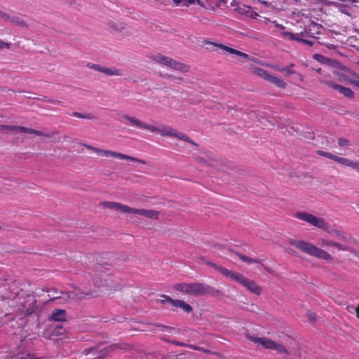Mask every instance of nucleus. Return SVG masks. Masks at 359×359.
Instances as JSON below:
<instances>
[{"label":"nucleus","mask_w":359,"mask_h":359,"mask_svg":"<svg viewBox=\"0 0 359 359\" xmlns=\"http://www.w3.org/2000/svg\"><path fill=\"white\" fill-rule=\"evenodd\" d=\"M122 118L128 121L133 126H135L141 129H147L151 132H156L162 136H169V137H176L179 140L191 143L194 145H197L185 133L179 132L177 130H175L170 126H162L161 128H157L154 126L144 123V122L141 121L140 120H139L135 117L128 116V115H124L122 116Z\"/></svg>","instance_id":"obj_1"},{"label":"nucleus","mask_w":359,"mask_h":359,"mask_svg":"<svg viewBox=\"0 0 359 359\" xmlns=\"http://www.w3.org/2000/svg\"><path fill=\"white\" fill-rule=\"evenodd\" d=\"M173 289L184 294L193 297L204 296L206 294L215 295L219 292V290L214 289L211 286L200 282L176 283L173 285Z\"/></svg>","instance_id":"obj_2"},{"label":"nucleus","mask_w":359,"mask_h":359,"mask_svg":"<svg viewBox=\"0 0 359 359\" xmlns=\"http://www.w3.org/2000/svg\"><path fill=\"white\" fill-rule=\"evenodd\" d=\"M290 243L291 245L294 246L302 252L310 256L326 261L332 260V256L330 253L315 246L312 243L302 240H292Z\"/></svg>","instance_id":"obj_3"},{"label":"nucleus","mask_w":359,"mask_h":359,"mask_svg":"<svg viewBox=\"0 0 359 359\" xmlns=\"http://www.w3.org/2000/svg\"><path fill=\"white\" fill-rule=\"evenodd\" d=\"M246 338L258 344L262 345L264 348L269 350H274L278 354L288 355L289 352L287 349L280 343L274 341L267 337H256L250 335V334H245Z\"/></svg>","instance_id":"obj_4"},{"label":"nucleus","mask_w":359,"mask_h":359,"mask_svg":"<svg viewBox=\"0 0 359 359\" xmlns=\"http://www.w3.org/2000/svg\"><path fill=\"white\" fill-rule=\"evenodd\" d=\"M229 278L238 283L253 294L259 295L262 293V287L255 280L248 278L240 273L232 271Z\"/></svg>","instance_id":"obj_5"},{"label":"nucleus","mask_w":359,"mask_h":359,"mask_svg":"<svg viewBox=\"0 0 359 359\" xmlns=\"http://www.w3.org/2000/svg\"><path fill=\"white\" fill-rule=\"evenodd\" d=\"M83 146L87 149H88V150H90L91 151H93V152L96 153L97 154L101 155L102 156H105V157H114V158H119V159H121V160H130V161H135V162H138V163H142V164H146V162L144 160L139 159L137 158H135V157H133V156H128V155H126V154H121V153H119V152L109 151V150L101 149L89 145V144H83Z\"/></svg>","instance_id":"obj_6"},{"label":"nucleus","mask_w":359,"mask_h":359,"mask_svg":"<svg viewBox=\"0 0 359 359\" xmlns=\"http://www.w3.org/2000/svg\"><path fill=\"white\" fill-rule=\"evenodd\" d=\"M296 219L306 222L309 224L321 229L325 231H328V224L323 217H318L311 213L299 211L294 214Z\"/></svg>","instance_id":"obj_7"},{"label":"nucleus","mask_w":359,"mask_h":359,"mask_svg":"<svg viewBox=\"0 0 359 359\" xmlns=\"http://www.w3.org/2000/svg\"><path fill=\"white\" fill-rule=\"evenodd\" d=\"M320 82L324 83L327 86L330 87V88H333L334 90H337L338 92H339L340 93L344 95L347 98L351 99V98L354 97V93L349 88L342 86L335 83L331 81L323 80V81H321Z\"/></svg>","instance_id":"obj_8"},{"label":"nucleus","mask_w":359,"mask_h":359,"mask_svg":"<svg viewBox=\"0 0 359 359\" xmlns=\"http://www.w3.org/2000/svg\"><path fill=\"white\" fill-rule=\"evenodd\" d=\"M204 43L209 44V45H210V46H212L213 47L219 48H221L222 50H226V52H228V53H229L231 54L236 55L240 56V57H243L244 59L249 60H254V58H251L248 54L243 53V52H241L240 50H238L236 49L230 48V47L226 46L225 45H223V44H221V43H215V42L208 41H205Z\"/></svg>","instance_id":"obj_9"},{"label":"nucleus","mask_w":359,"mask_h":359,"mask_svg":"<svg viewBox=\"0 0 359 359\" xmlns=\"http://www.w3.org/2000/svg\"><path fill=\"white\" fill-rule=\"evenodd\" d=\"M161 297L166 299L168 303L174 307L181 308L187 313H189L193 311L192 307L183 300L173 299L166 294H161Z\"/></svg>","instance_id":"obj_10"},{"label":"nucleus","mask_w":359,"mask_h":359,"mask_svg":"<svg viewBox=\"0 0 359 359\" xmlns=\"http://www.w3.org/2000/svg\"><path fill=\"white\" fill-rule=\"evenodd\" d=\"M101 205L106 208L114 209L123 213L130 214V211L131 210L130 207L118 202L104 201L101 203Z\"/></svg>","instance_id":"obj_11"},{"label":"nucleus","mask_w":359,"mask_h":359,"mask_svg":"<svg viewBox=\"0 0 359 359\" xmlns=\"http://www.w3.org/2000/svg\"><path fill=\"white\" fill-rule=\"evenodd\" d=\"M130 214L143 215L154 219H157L159 216V212L154 210L137 209L133 208H131Z\"/></svg>","instance_id":"obj_12"},{"label":"nucleus","mask_w":359,"mask_h":359,"mask_svg":"<svg viewBox=\"0 0 359 359\" xmlns=\"http://www.w3.org/2000/svg\"><path fill=\"white\" fill-rule=\"evenodd\" d=\"M335 162L350 167L359 172V162L350 160L347 158L337 156Z\"/></svg>","instance_id":"obj_13"},{"label":"nucleus","mask_w":359,"mask_h":359,"mask_svg":"<svg viewBox=\"0 0 359 359\" xmlns=\"http://www.w3.org/2000/svg\"><path fill=\"white\" fill-rule=\"evenodd\" d=\"M168 67H170L171 69H173L175 70H177V71H179V72H181L183 73H186V72H189V68H190L189 65H187L184 63H182L179 61L175 60L172 58H171V60H170V62Z\"/></svg>","instance_id":"obj_14"},{"label":"nucleus","mask_w":359,"mask_h":359,"mask_svg":"<svg viewBox=\"0 0 359 359\" xmlns=\"http://www.w3.org/2000/svg\"><path fill=\"white\" fill-rule=\"evenodd\" d=\"M18 132L19 133H28V134H33V135H36L37 136L50 137V135L46 134V133H43L41 131H39V130H35V129H32V128H26V127H24V126H19Z\"/></svg>","instance_id":"obj_15"},{"label":"nucleus","mask_w":359,"mask_h":359,"mask_svg":"<svg viewBox=\"0 0 359 359\" xmlns=\"http://www.w3.org/2000/svg\"><path fill=\"white\" fill-rule=\"evenodd\" d=\"M205 263L208 265L213 267L215 269H216L217 271H219L220 273H222L223 276L226 277H229L231 272L232 271L226 268L223 267L222 266L215 264L210 261H206Z\"/></svg>","instance_id":"obj_16"},{"label":"nucleus","mask_w":359,"mask_h":359,"mask_svg":"<svg viewBox=\"0 0 359 359\" xmlns=\"http://www.w3.org/2000/svg\"><path fill=\"white\" fill-rule=\"evenodd\" d=\"M50 319L55 321L66 320V313L65 310L55 309L53 311Z\"/></svg>","instance_id":"obj_17"},{"label":"nucleus","mask_w":359,"mask_h":359,"mask_svg":"<svg viewBox=\"0 0 359 359\" xmlns=\"http://www.w3.org/2000/svg\"><path fill=\"white\" fill-rule=\"evenodd\" d=\"M251 71L256 74L257 76L264 79V80L269 81V76H271V74H269L266 70L264 69L259 68V67H252Z\"/></svg>","instance_id":"obj_18"},{"label":"nucleus","mask_w":359,"mask_h":359,"mask_svg":"<svg viewBox=\"0 0 359 359\" xmlns=\"http://www.w3.org/2000/svg\"><path fill=\"white\" fill-rule=\"evenodd\" d=\"M9 21L21 27L27 26L26 22L19 15H11Z\"/></svg>","instance_id":"obj_19"},{"label":"nucleus","mask_w":359,"mask_h":359,"mask_svg":"<svg viewBox=\"0 0 359 359\" xmlns=\"http://www.w3.org/2000/svg\"><path fill=\"white\" fill-rule=\"evenodd\" d=\"M269 81L270 83H273L274 85L280 88H285L287 86V83L283 79L278 78L275 76L271 75V76H269Z\"/></svg>","instance_id":"obj_20"},{"label":"nucleus","mask_w":359,"mask_h":359,"mask_svg":"<svg viewBox=\"0 0 359 359\" xmlns=\"http://www.w3.org/2000/svg\"><path fill=\"white\" fill-rule=\"evenodd\" d=\"M153 60H154V61H155L156 62H157L158 64L163 65L165 66L168 67L169 64L170 62L171 58L164 56L163 55H158L155 56L153 58Z\"/></svg>","instance_id":"obj_21"},{"label":"nucleus","mask_w":359,"mask_h":359,"mask_svg":"<svg viewBox=\"0 0 359 359\" xmlns=\"http://www.w3.org/2000/svg\"><path fill=\"white\" fill-rule=\"evenodd\" d=\"M236 255L241 261L247 262L248 264H261V260L259 259L250 258L249 257L243 255L240 252H236Z\"/></svg>","instance_id":"obj_22"},{"label":"nucleus","mask_w":359,"mask_h":359,"mask_svg":"<svg viewBox=\"0 0 359 359\" xmlns=\"http://www.w3.org/2000/svg\"><path fill=\"white\" fill-rule=\"evenodd\" d=\"M102 72L109 76H121V71L116 68L102 67Z\"/></svg>","instance_id":"obj_23"},{"label":"nucleus","mask_w":359,"mask_h":359,"mask_svg":"<svg viewBox=\"0 0 359 359\" xmlns=\"http://www.w3.org/2000/svg\"><path fill=\"white\" fill-rule=\"evenodd\" d=\"M280 36L285 39L297 41H300V38H299L296 34L290 32H282Z\"/></svg>","instance_id":"obj_24"},{"label":"nucleus","mask_w":359,"mask_h":359,"mask_svg":"<svg viewBox=\"0 0 359 359\" xmlns=\"http://www.w3.org/2000/svg\"><path fill=\"white\" fill-rule=\"evenodd\" d=\"M72 115L74 117L79 118H83V119H93L95 118V116L91 113L88 114H82L77 111H74Z\"/></svg>","instance_id":"obj_25"},{"label":"nucleus","mask_w":359,"mask_h":359,"mask_svg":"<svg viewBox=\"0 0 359 359\" xmlns=\"http://www.w3.org/2000/svg\"><path fill=\"white\" fill-rule=\"evenodd\" d=\"M109 27H110L111 29L120 31L125 27V25L123 22H109L108 23Z\"/></svg>","instance_id":"obj_26"},{"label":"nucleus","mask_w":359,"mask_h":359,"mask_svg":"<svg viewBox=\"0 0 359 359\" xmlns=\"http://www.w3.org/2000/svg\"><path fill=\"white\" fill-rule=\"evenodd\" d=\"M317 154L321 156H324L325 158H327L329 159H331V160H333L334 161H335V159L337 158V155H334L330 152H327V151H322V150H318L317 151Z\"/></svg>","instance_id":"obj_27"},{"label":"nucleus","mask_w":359,"mask_h":359,"mask_svg":"<svg viewBox=\"0 0 359 359\" xmlns=\"http://www.w3.org/2000/svg\"><path fill=\"white\" fill-rule=\"evenodd\" d=\"M18 128H19V126H9V125L0 124V131L7 130V131L18 132Z\"/></svg>","instance_id":"obj_28"},{"label":"nucleus","mask_w":359,"mask_h":359,"mask_svg":"<svg viewBox=\"0 0 359 359\" xmlns=\"http://www.w3.org/2000/svg\"><path fill=\"white\" fill-rule=\"evenodd\" d=\"M175 3L178 6L180 4L184 6H189V4H192L196 3V1H199V0H174Z\"/></svg>","instance_id":"obj_29"},{"label":"nucleus","mask_w":359,"mask_h":359,"mask_svg":"<svg viewBox=\"0 0 359 359\" xmlns=\"http://www.w3.org/2000/svg\"><path fill=\"white\" fill-rule=\"evenodd\" d=\"M334 242L332 240L326 239V238H321L320 239V244L322 246H326V247H334Z\"/></svg>","instance_id":"obj_30"},{"label":"nucleus","mask_w":359,"mask_h":359,"mask_svg":"<svg viewBox=\"0 0 359 359\" xmlns=\"http://www.w3.org/2000/svg\"><path fill=\"white\" fill-rule=\"evenodd\" d=\"M333 232H334V233L336 236H338V237H339L341 241H345V242H346V241H347L348 240V236H347L345 233H344L343 232H341V231H339V230H337V229L334 230V231H333Z\"/></svg>","instance_id":"obj_31"},{"label":"nucleus","mask_w":359,"mask_h":359,"mask_svg":"<svg viewBox=\"0 0 359 359\" xmlns=\"http://www.w3.org/2000/svg\"><path fill=\"white\" fill-rule=\"evenodd\" d=\"M334 248H336L338 250H341V251H349L350 250V248L348 246L341 245L337 242H334Z\"/></svg>","instance_id":"obj_32"},{"label":"nucleus","mask_w":359,"mask_h":359,"mask_svg":"<svg viewBox=\"0 0 359 359\" xmlns=\"http://www.w3.org/2000/svg\"><path fill=\"white\" fill-rule=\"evenodd\" d=\"M308 320L313 323L316 320V313L312 311H309L306 314Z\"/></svg>","instance_id":"obj_33"},{"label":"nucleus","mask_w":359,"mask_h":359,"mask_svg":"<svg viewBox=\"0 0 359 359\" xmlns=\"http://www.w3.org/2000/svg\"><path fill=\"white\" fill-rule=\"evenodd\" d=\"M87 66L91 69H93L95 70L102 72V67L100 66L99 65L88 63Z\"/></svg>","instance_id":"obj_34"},{"label":"nucleus","mask_w":359,"mask_h":359,"mask_svg":"<svg viewBox=\"0 0 359 359\" xmlns=\"http://www.w3.org/2000/svg\"><path fill=\"white\" fill-rule=\"evenodd\" d=\"M338 144L341 147L347 146L349 144V141L346 139L339 138L338 139Z\"/></svg>","instance_id":"obj_35"},{"label":"nucleus","mask_w":359,"mask_h":359,"mask_svg":"<svg viewBox=\"0 0 359 359\" xmlns=\"http://www.w3.org/2000/svg\"><path fill=\"white\" fill-rule=\"evenodd\" d=\"M11 15L8 13H6L1 11H0V18L4 20V21L7 22L9 21Z\"/></svg>","instance_id":"obj_36"},{"label":"nucleus","mask_w":359,"mask_h":359,"mask_svg":"<svg viewBox=\"0 0 359 359\" xmlns=\"http://www.w3.org/2000/svg\"><path fill=\"white\" fill-rule=\"evenodd\" d=\"M294 67V65L291 64L289 67H286V70H285L284 73H286L287 75H290L294 73V72L292 70V67Z\"/></svg>","instance_id":"obj_37"},{"label":"nucleus","mask_w":359,"mask_h":359,"mask_svg":"<svg viewBox=\"0 0 359 359\" xmlns=\"http://www.w3.org/2000/svg\"><path fill=\"white\" fill-rule=\"evenodd\" d=\"M11 45V43L4 42L3 41L0 40V50L3 48L8 49L10 48Z\"/></svg>","instance_id":"obj_38"},{"label":"nucleus","mask_w":359,"mask_h":359,"mask_svg":"<svg viewBox=\"0 0 359 359\" xmlns=\"http://www.w3.org/2000/svg\"><path fill=\"white\" fill-rule=\"evenodd\" d=\"M16 359H35L34 355L32 354H26L25 355H21Z\"/></svg>","instance_id":"obj_39"},{"label":"nucleus","mask_w":359,"mask_h":359,"mask_svg":"<svg viewBox=\"0 0 359 359\" xmlns=\"http://www.w3.org/2000/svg\"><path fill=\"white\" fill-rule=\"evenodd\" d=\"M165 76L167 78H169L171 80H176L177 81H182L183 80V79L182 77H176V76H172V75H170V74H166Z\"/></svg>","instance_id":"obj_40"},{"label":"nucleus","mask_w":359,"mask_h":359,"mask_svg":"<svg viewBox=\"0 0 359 359\" xmlns=\"http://www.w3.org/2000/svg\"><path fill=\"white\" fill-rule=\"evenodd\" d=\"M271 23H273L275 27H276L277 28L281 29V30H284L285 29V27L281 25V24H279L277 21L274 20V21H271Z\"/></svg>","instance_id":"obj_41"},{"label":"nucleus","mask_w":359,"mask_h":359,"mask_svg":"<svg viewBox=\"0 0 359 359\" xmlns=\"http://www.w3.org/2000/svg\"><path fill=\"white\" fill-rule=\"evenodd\" d=\"M172 344L179 346H181V347H187V344H185V343L181 342V341H172Z\"/></svg>","instance_id":"obj_42"},{"label":"nucleus","mask_w":359,"mask_h":359,"mask_svg":"<svg viewBox=\"0 0 359 359\" xmlns=\"http://www.w3.org/2000/svg\"><path fill=\"white\" fill-rule=\"evenodd\" d=\"M157 326L161 327L162 331H168V330H173V327H170L163 325H158Z\"/></svg>","instance_id":"obj_43"},{"label":"nucleus","mask_w":359,"mask_h":359,"mask_svg":"<svg viewBox=\"0 0 359 359\" xmlns=\"http://www.w3.org/2000/svg\"><path fill=\"white\" fill-rule=\"evenodd\" d=\"M314 59H316L318 61L322 62L323 59H324V56L320 54H316L313 56Z\"/></svg>","instance_id":"obj_44"},{"label":"nucleus","mask_w":359,"mask_h":359,"mask_svg":"<svg viewBox=\"0 0 359 359\" xmlns=\"http://www.w3.org/2000/svg\"><path fill=\"white\" fill-rule=\"evenodd\" d=\"M263 268L266 272L272 275H275L274 271L270 267L263 265Z\"/></svg>","instance_id":"obj_45"},{"label":"nucleus","mask_w":359,"mask_h":359,"mask_svg":"<svg viewBox=\"0 0 359 359\" xmlns=\"http://www.w3.org/2000/svg\"><path fill=\"white\" fill-rule=\"evenodd\" d=\"M187 347L190 348H191V349H193V350H196V351H198V350L199 349V347H200V346H196V345H194V344H187Z\"/></svg>","instance_id":"obj_46"},{"label":"nucleus","mask_w":359,"mask_h":359,"mask_svg":"<svg viewBox=\"0 0 359 359\" xmlns=\"http://www.w3.org/2000/svg\"><path fill=\"white\" fill-rule=\"evenodd\" d=\"M274 69L280 72H285V70H286V68L279 66H275Z\"/></svg>","instance_id":"obj_47"},{"label":"nucleus","mask_w":359,"mask_h":359,"mask_svg":"<svg viewBox=\"0 0 359 359\" xmlns=\"http://www.w3.org/2000/svg\"><path fill=\"white\" fill-rule=\"evenodd\" d=\"M274 69L280 72H285V70H286V68L279 66H275Z\"/></svg>","instance_id":"obj_48"},{"label":"nucleus","mask_w":359,"mask_h":359,"mask_svg":"<svg viewBox=\"0 0 359 359\" xmlns=\"http://www.w3.org/2000/svg\"><path fill=\"white\" fill-rule=\"evenodd\" d=\"M312 27H313V28H316V33H319V32H320L319 29L321 28V27H320V26H319V25H318L317 23H313V24H312Z\"/></svg>","instance_id":"obj_49"},{"label":"nucleus","mask_w":359,"mask_h":359,"mask_svg":"<svg viewBox=\"0 0 359 359\" xmlns=\"http://www.w3.org/2000/svg\"><path fill=\"white\" fill-rule=\"evenodd\" d=\"M299 41H302V42H303V43H304L306 44H308L310 46H313V42L310 41L309 40H306V39H300Z\"/></svg>","instance_id":"obj_50"},{"label":"nucleus","mask_w":359,"mask_h":359,"mask_svg":"<svg viewBox=\"0 0 359 359\" xmlns=\"http://www.w3.org/2000/svg\"><path fill=\"white\" fill-rule=\"evenodd\" d=\"M198 351L203 352V353H210V351H209L208 349H205V348H204L203 347H199V349Z\"/></svg>","instance_id":"obj_51"},{"label":"nucleus","mask_w":359,"mask_h":359,"mask_svg":"<svg viewBox=\"0 0 359 359\" xmlns=\"http://www.w3.org/2000/svg\"><path fill=\"white\" fill-rule=\"evenodd\" d=\"M196 159L197 161H198L200 163H206V161L203 158L196 157Z\"/></svg>","instance_id":"obj_52"},{"label":"nucleus","mask_w":359,"mask_h":359,"mask_svg":"<svg viewBox=\"0 0 359 359\" xmlns=\"http://www.w3.org/2000/svg\"><path fill=\"white\" fill-rule=\"evenodd\" d=\"M257 16H259V15L256 12H252V13L250 14V17L252 18H256Z\"/></svg>","instance_id":"obj_53"},{"label":"nucleus","mask_w":359,"mask_h":359,"mask_svg":"<svg viewBox=\"0 0 359 359\" xmlns=\"http://www.w3.org/2000/svg\"><path fill=\"white\" fill-rule=\"evenodd\" d=\"M95 351V348H89L88 350H85V352H86V354H88L91 352H93Z\"/></svg>","instance_id":"obj_54"},{"label":"nucleus","mask_w":359,"mask_h":359,"mask_svg":"<svg viewBox=\"0 0 359 359\" xmlns=\"http://www.w3.org/2000/svg\"><path fill=\"white\" fill-rule=\"evenodd\" d=\"M353 83L359 88V81H354Z\"/></svg>","instance_id":"obj_55"},{"label":"nucleus","mask_w":359,"mask_h":359,"mask_svg":"<svg viewBox=\"0 0 359 359\" xmlns=\"http://www.w3.org/2000/svg\"><path fill=\"white\" fill-rule=\"evenodd\" d=\"M161 302L162 304H165V302H168L167 301V299H166L163 298V299H161Z\"/></svg>","instance_id":"obj_56"},{"label":"nucleus","mask_w":359,"mask_h":359,"mask_svg":"<svg viewBox=\"0 0 359 359\" xmlns=\"http://www.w3.org/2000/svg\"><path fill=\"white\" fill-rule=\"evenodd\" d=\"M60 103H61V102L59 100H55L53 102V104H60Z\"/></svg>","instance_id":"obj_57"},{"label":"nucleus","mask_w":359,"mask_h":359,"mask_svg":"<svg viewBox=\"0 0 359 359\" xmlns=\"http://www.w3.org/2000/svg\"><path fill=\"white\" fill-rule=\"evenodd\" d=\"M46 101L48 102L53 103L55 100H50V99H47Z\"/></svg>","instance_id":"obj_58"},{"label":"nucleus","mask_w":359,"mask_h":359,"mask_svg":"<svg viewBox=\"0 0 359 359\" xmlns=\"http://www.w3.org/2000/svg\"><path fill=\"white\" fill-rule=\"evenodd\" d=\"M271 22L269 19L268 18H265V22Z\"/></svg>","instance_id":"obj_59"},{"label":"nucleus","mask_w":359,"mask_h":359,"mask_svg":"<svg viewBox=\"0 0 359 359\" xmlns=\"http://www.w3.org/2000/svg\"><path fill=\"white\" fill-rule=\"evenodd\" d=\"M59 297H60L59 296H56V297H54L52 299H57V298H59Z\"/></svg>","instance_id":"obj_60"},{"label":"nucleus","mask_w":359,"mask_h":359,"mask_svg":"<svg viewBox=\"0 0 359 359\" xmlns=\"http://www.w3.org/2000/svg\"><path fill=\"white\" fill-rule=\"evenodd\" d=\"M358 258H359V255H358Z\"/></svg>","instance_id":"obj_61"}]
</instances>
